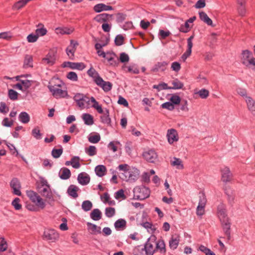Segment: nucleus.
Masks as SVG:
<instances>
[{"label": "nucleus", "mask_w": 255, "mask_h": 255, "mask_svg": "<svg viewBox=\"0 0 255 255\" xmlns=\"http://www.w3.org/2000/svg\"><path fill=\"white\" fill-rule=\"evenodd\" d=\"M62 85H63V82L58 79H52L48 86L49 91L56 99L65 98L69 97L67 91L61 88Z\"/></svg>", "instance_id": "nucleus-2"}, {"label": "nucleus", "mask_w": 255, "mask_h": 255, "mask_svg": "<svg viewBox=\"0 0 255 255\" xmlns=\"http://www.w3.org/2000/svg\"><path fill=\"white\" fill-rule=\"evenodd\" d=\"M93 9L96 12L99 13L103 11L112 10L113 9V7L112 6L100 3L94 5Z\"/></svg>", "instance_id": "nucleus-17"}, {"label": "nucleus", "mask_w": 255, "mask_h": 255, "mask_svg": "<svg viewBox=\"0 0 255 255\" xmlns=\"http://www.w3.org/2000/svg\"><path fill=\"white\" fill-rule=\"evenodd\" d=\"M199 17L202 21H204L208 25H212V20L209 17L206 13L204 11H201L199 12Z\"/></svg>", "instance_id": "nucleus-30"}, {"label": "nucleus", "mask_w": 255, "mask_h": 255, "mask_svg": "<svg viewBox=\"0 0 255 255\" xmlns=\"http://www.w3.org/2000/svg\"><path fill=\"white\" fill-rule=\"evenodd\" d=\"M73 29L67 27H59L55 28V32L57 34H70L73 32Z\"/></svg>", "instance_id": "nucleus-26"}, {"label": "nucleus", "mask_w": 255, "mask_h": 255, "mask_svg": "<svg viewBox=\"0 0 255 255\" xmlns=\"http://www.w3.org/2000/svg\"><path fill=\"white\" fill-rule=\"evenodd\" d=\"M101 139V136L98 133H91L88 136V140L92 143H98Z\"/></svg>", "instance_id": "nucleus-32"}, {"label": "nucleus", "mask_w": 255, "mask_h": 255, "mask_svg": "<svg viewBox=\"0 0 255 255\" xmlns=\"http://www.w3.org/2000/svg\"><path fill=\"white\" fill-rule=\"evenodd\" d=\"M197 94L199 95L200 97L202 99H206L209 95V92L208 90L205 89H202L199 90Z\"/></svg>", "instance_id": "nucleus-53"}, {"label": "nucleus", "mask_w": 255, "mask_h": 255, "mask_svg": "<svg viewBox=\"0 0 255 255\" xmlns=\"http://www.w3.org/2000/svg\"><path fill=\"white\" fill-rule=\"evenodd\" d=\"M88 75L92 78L93 81L95 83L97 82L99 79L102 78L98 72L93 67H91L87 71Z\"/></svg>", "instance_id": "nucleus-25"}, {"label": "nucleus", "mask_w": 255, "mask_h": 255, "mask_svg": "<svg viewBox=\"0 0 255 255\" xmlns=\"http://www.w3.org/2000/svg\"><path fill=\"white\" fill-rule=\"evenodd\" d=\"M223 189L225 194L227 196V199L229 204L233 206L234 203V200L235 198V192L230 186L225 185L223 187Z\"/></svg>", "instance_id": "nucleus-8"}, {"label": "nucleus", "mask_w": 255, "mask_h": 255, "mask_svg": "<svg viewBox=\"0 0 255 255\" xmlns=\"http://www.w3.org/2000/svg\"><path fill=\"white\" fill-rule=\"evenodd\" d=\"M142 156L144 159L150 163H155L158 157L156 152L153 149L143 152Z\"/></svg>", "instance_id": "nucleus-9"}, {"label": "nucleus", "mask_w": 255, "mask_h": 255, "mask_svg": "<svg viewBox=\"0 0 255 255\" xmlns=\"http://www.w3.org/2000/svg\"><path fill=\"white\" fill-rule=\"evenodd\" d=\"M218 215L221 223L222 227L225 234L227 236L228 240L231 239V220L227 214L226 206L221 203L217 207Z\"/></svg>", "instance_id": "nucleus-1"}, {"label": "nucleus", "mask_w": 255, "mask_h": 255, "mask_svg": "<svg viewBox=\"0 0 255 255\" xmlns=\"http://www.w3.org/2000/svg\"><path fill=\"white\" fill-rule=\"evenodd\" d=\"M74 100L76 102L77 106L81 109H84L85 104L89 102V99L85 95L82 93H76L74 97Z\"/></svg>", "instance_id": "nucleus-7"}, {"label": "nucleus", "mask_w": 255, "mask_h": 255, "mask_svg": "<svg viewBox=\"0 0 255 255\" xmlns=\"http://www.w3.org/2000/svg\"><path fill=\"white\" fill-rule=\"evenodd\" d=\"M25 77L24 75H21L19 76L16 77V79L17 81H18L20 84H21V85L22 86L23 89H24V91H26L32 85V81L25 79L22 80L19 79L20 77Z\"/></svg>", "instance_id": "nucleus-23"}, {"label": "nucleus", "mask_w": 255, "mask_h": 255, "mask_svg": "<svg viewBox=\"0 0 255 255\" xmlns=\"http://www.w3.org/2000/svg\"><path fill=\"white\" fill-rule=\"evenodd\" d=\"M60 171L61 173H59V177L61 179L63 180H66L69 179L71 175L70 170L66 168L63 167L61 168Z\"/></svg>", "instance_id": "nucleus-28"}, {"label": "nucleus", "mask_w": 255, "mask_h": 255, "mask_svg": "<svg viewBox=\"0 0 255 255\" xmlns=\"http://www.w3.org/2000/svg\"><path fill=\"white\" fill-rule=\"evenodd\" d=\"M20 200L18 198H15L12 202L11 204L16 210H19L21 209L22 206L19 203Z\"/></svg>", "instance_id": "nucleus-56"}, {"label": "nucleus", "mask_w": 255, "mask_h": 255, "mask_svg": "<svg viewBox=\"0 0 255 255\" xmlns=\"http://www.w3.org/2000/svg\"><path fill=\"white\" fill-rule=\"evenodd\" d=\"M199 250L204 253L205 255H216V254L210 249L203 245H200L199 247Z\"/></svg>", "instance_id": "nucleus-45"}, {"label": "nucleus", "mask_w": 255, "mask_h": 255, "mask_svg": "<svg viewBox=\"0 0 255 255\" xmlns=\"http://www.w3.org/2000/svg\"><path fill=\"white\" fill-rule=\"evenodd\" d=\"M246 102L249 110L255 116V101L251 97H246Z\"/></svg>", "instance_id": "nucleus-22"}, {"label": "nucleus", "mask_w": 255, "mask_h": 255, "mask_svg": "<svg viewBox=\"0 0 255 255\" xmlns=\"http://www.w3.org/2000/svg\"><path fill=\"white\" fill-rule=\"evenodd\" d=\"M95 171L97 176L101 177L105 175L107 169L105 165H99L95 167Z\"/></svg>", "instance_id": "nucleus-29"}, {"label": "nucleus", "mask_w": 255, "mask_h": 255, "mask_svg": "<svg viewBox=\"0 0 255 255\" xmlns=\"http://www.w3.org/2000/svg\"><path fill=\"white\" fill-rule=\"evenodd\" d=\"M133 252L134 255H147L144 246L141 245L135 247Z\"/></svg>", "instance_id": "nucleus-36"}, {"label": "nucleus", "mask_w": 255, "mask_h": 255, "mask_svg": "<svg viewBox=\"0 0 255 255\" xmlns=\"http://www.w3.org/2000/svg\"><path fill=\"white\" fill-rule=\"evenodd\" d=\"M38 191L42 196L45 197L47 199L53 200V195L50 187L49 188L43 187L40 190L38 189Z\"/></svg>", "instance_id": "nucleus-20"}, {"label": "nucleus", "mask_w": 255, "mask_h": 255, "mask_svg": "<svg viewBox=\"0 0 255 255\" xmlns=\"http://www.w3.org/2000/svg\"><path fill=\"white\" fill-rule=\"evenodd\" d=\"M155 248L156 251L157 250H160L161 252L163 251L164 253H165L166 252L165 244L162 239L159 240L157 242H156Z\"/></svg>", "instance_id": "nucleus-41"}, {"label": "nucleus", "mask_w": 255, "mask_h": 255, "mask_svg": "<svg viewBox=\"0 0 255 255\" xmlns=\"http://www.w3.org/2000/svg\"><path fill=\"white\" fill-rule=\"evenodd\" d=\"M154 89H156L158 91L162 90L169 89V87L165 83H160L158 85H154L153 86Z\"/></svg>", "instance_id": "nucleus-57"}, {"label": "nucleus", "mask_w": 255, "mask_h": 255, "mask_svg": "<svg viewBox=\"0 0 255 255\" xmlns=\"http://www.w3.org/2000/svg\"><path fill=\"white\" fill-rule=\"evenodd\" d=\"M92 203L89 200L84 201L82 204V208L85 211H89L92 208Z\"/></svg>", "instance_id": "nucleus-47"}, {"label": "nucleus", "mask_w": 255, "mask_h": 255, "mask_svg": "<svg viewBox=\"0 0 255 255\" xmlns=\"http://www.w3.org/2000/svg\"><path fill=\"white\" fill-rule=\"evenodd\" d=\"M63 152V148L62 147H60L59 148H54L52 150V155L55 158H59Z\"/></svg>", "instance_id": "nucleus-46"}, {"label": "nucleus", "mask_w": 255, "mask_h": 255, "mask_svg": "<svg viewBox=\"0 0 255 255\" xmlns=\"http://www.w3.org/2000/svg\"><path fill=\"white\" fill-rule=\"evenodd\" d=\"M167 137L169 143H173L178 140V135L177 131L173 128L168 129L167 133Z\"/></svg>", "instance_id": "nucleus-15"}, {"label": "nucleus", "mask_w": 255, "mask_h": 255, "mask_svg": "<svg viewBox=\"0 0 255 255\" xmlns=\"http://www.w3.org/2000/svg\"><path fill=\"white\" fill-rule=\"evenodd\" d=\"M80 160L79 156H74L71 158V165L73 168L77 169L80 167Z\"/></svg>", "instance_id": "nucleus-44"}, {"label": "nucleus", "mask_w": 255, "mask_h": 255, "mask_svg": "<svg viewBox=\"0 0 255 255\" xmlns=\"http://www.w3.org/2000/svg\"><path fill=\"white\" fill-rule=\"evenodd\" d=\"M87 225L89 232L92 235H96L97 225L89 222L87 223Z\"/></svg>", "instance_id": "nucleus-51"}, {"label": "nucleus", "mask_w": 255, "mask_h": 255, "mask_svg": "<svg viewBox=\"0 0 255 255\" xmlns=\"http://www.w3.org/2000/svg\"><path fill=\"white\" fill-rule=\"evenodd\" d=\"M173 87H169V89H181L184 86V84L182 82L180 81L178 79H175L171 82Z\"/></svg>", "instance_id": "nucleus-40"}, {"label": "nucleus", "mask_w": 255, "mask_h": 255, "mask_svg": "<svg viewBox=\"0 0 255 255\" xmlns=\"http://www.w3.org/2000/svg\"><path fill=\"white\" fill-rule=\"evenodd\" d=\"M86 152L90 156H94L96 154V148L94 146L91 145L88 148H85Z\"/></svg>", "instance_id": "nucleus-52"}, {"label": "nucleus", "mask_w": 255, "mask_h": 255, "mask_svg": "<svg viewBox=\"0 0 255 255\" xmlns=\"http://www.w3.org/2000/svg\"><path fill=\"white\" fill-rule=\"evenodd\" d=\"M156 237L154 235H152L148 239L147 241L144 245L145 248V252L147 255H153L156 251V248H153V245L152 243L155 242Z\"/></svg>", "instance_id": "nucleus-6"}, {"label": "nucleus", "mask_w": 255, "mask_h": 255, "mask_svg": "<svg viewBox=\"0 0 255 255\" xmlns=\"http://www.w3.org/2000/svg\"><path fill=\"white\" fill-rule=\"evenodd\" d=\"M79 190V188L76 185H70L67 189V193L69 196L75 199L78 196L77 192Z\"/></svg>", "instance_id": "nucleus-24"}, {"label": "nucleus", "mask_w": 255, "mask_h": 255, "mask_svg": "<svg viewBox=\"0 0 255 255\" xmlns=\"http://www.w3.org/2000/svg\"><path fill=\"white\" fill-rule=\"evenodd\" d=\"M59 236L58 232L51 229H47L44 231L43 239L51 242H55L59 238Z\"/></svg>", "instance_id": "nucleus-5"}, {"label": "nucleus", "mask_w": 255, "mask_h": 255, "mask_svg": "<svg viewBox=\"0 0 255 255\" xmlns=\"http://www.w3.org/2000/svg\"><path fill=\"white\" fill-rule=\"evenodd\" d=\"M101 122L104 123L107 125H110L111 120V118H110L109 116V110L108 109H106L105 113H104V115L101 116Z\"/></svg>", "instance_id": "nucleus-39"}, {"label": "nucleus", "mask_w": 255, "mask_h": 255, "mask_svg": "<svg viewBox=\"0 0 255 255\" xmlns=\"http://www.w3.org/2000/svg\"><path fill=\"white\" fill-rule=\"evenodd\" d=\"M47 33V30L45 27L37 28L35 30V33L37 35L38 37L43 36L46 35Z\"/></svg>", "instance_id": "nucleus-54"}, {"label": "nucleus", "mask_w": 255, "mask_h": 255, "mask_svg": "<svg viewBox=\"0 0 255 255\" xmlns=\"http://www.w3.org/2000/svg\"><path fill=\"white\" fill-rule=\"evenodd\" d=\"M105 214L109 218L113 217L115 214V208L113 207L106 208L105 210Z\"/></svg>", "instance_id": "nucleus-60"}, {"label": "nucleus", "mask_w": 255, "mask_h": 255, "mask_svg": "<svg viewBox=\"0 0 255 255\" xmlns=\"http://www.w3.org/2000/svg\"><path fill=\"white\" fill-rule=\"evenodd\" d=\"M8 95L9 98L12 101H14L17 99L18 93L14 90H9L8 92Z\"/></svg>", "instance_id": "nucleus-55"}, {"label": "nucleus", "mask_w": 255, "mask_h": 255, "mask_svg": "<svg viewBox=\"0 0 255 255\" xmlns=\"http://www.w3.org/2000/svg\"><path fill=\"white\" fill-rule=\"evenodd\" d=\"M221 180L225 183L230 182L233 180V175L230 169L228 167H225L221 169Z\"/></svg>", "instance_id": "nucleus-10"}, {"label": "nucleus", "mask_w": 255, "mask_h": 255, "mask_svg": "<svg viewBox=\"0 0 255 255\" xmlns=\"http://www.w3.org/2000/svg\"><path fill=\"white\" fill-rule=\"evenodd\" d=\"M129 58L128 55L125 52H122L120 54L119 61L120 60L122 63L128 62L129 61Z\"/></svg>", "instance_id": "nucleus-62"}, {"label": "nucleus", "mask_w": 255, "mask_h": 255, "mask_svg": "<svg viewBox=\"0 0 255 255\" xmlns=\"http://www.w3.org/2000/svg\"><path fill=\"white\" fill-rule=\"evenodd\" d=\"M13 124V121L5 118L2 121V125L6 127H11Z\"/></svg>", "instance_id": "nucleus-64"}, {"label": "nucleus", "mask_w": 255, "mask_h": 255, "mask_svg": "<svg viewBox=\"0 0 255 255\" xmlns=\"http://www.w3.org/2000/svg\"><path fill=\"white\" fill-rule=\"evenodd\" d=\"M26 194L29 198L30 200L33 203H36L40 197L36 192L32 190L27 191L26 192Z\"/></svg>", "instance_id": "nucleus-38"}, {"label": "nucleus", "mask_w": 255, "mask_h": 255, "mask_svg": "<svg viewBox=\"0 0 255 255\" xmlns=\"http://www.w3.org/2000/svg\"><path fill=\"white\" fill-rule=\"evenodd\" d=\"M127 174H128L127 181L135 182L138 178L139 170L137 169H132V170H129Z\"/></svg>", "instance_id": "nucleus-19"}, {"label": "nucleus", "mask_w": 255, "mask_h": 255, "mask_svg": "<svg viewBox=\"0 0 255 255\" xmlns=\"http://www.w3.org/2000/svg\"><path fill=\"white\" fill-rule=\"evenodd\" d=\"M168 63L165 61L160 62L157 63L153 67L152 71L156 72L158 71H163L165 70L167 65Z\"/></svg>", "instance_id": "nucleus-27"}, {"label": "nucleus", "mask_w": 255, "mask_h": 255, "mask_svg": "<svg viewBox=\"0 0 255 255\" xmlns=\"http://www.w3.org/2000/svg\"><path fill=\"white\" fill-rule=\"evenodd\" d=\"M77 180L80 184L85 185L90 182V177L86 172H82L78 175Z\"/></svg>", "instance_id": "nucleus-18"}, {"label": "nucleus", "mask_w": 255, "mask_h": 255, "mask_svg": "<svg viewBox=\"0 0 255 255\" xmlns=\"http://www.w3.org/2000/svg\"><path fill=\"white\" fill-rule=\"evenodd\" d=\"M241 59L242 63L245 66H255V58L252 56V54L249 50H245L242 51Z\"/></svg>", "instance_id": "nucleus-4"}, {"label": "nucleus", "mask_w": 255, "mask_h": 255, "mask_svg": "<svg viewBox=\"0 0 255 255\" xmlns=\"http://www.w3.org/2000/svg\"><path fill=\"white\" fill-rule=\"evenodd\" d=\"M193 38L194 35H192L187 39V49L186 50L187 54H191L193 46L192 40Z\"/></svg>", "instance_id": "nucleus-50"}, {"label": "nucleus", "mask_w": 255, "mask_h": 255, "mask_svg": "<svg viewBox=\"0 0 255 255\" xmlns=\"http://www.w3.org/2000/svg\"><path fill=\"white\" fill-rule=\"evenodd\" d=\"M32 135L37 139H41L42 137V134L40 132V130L38 127H35L31 131Z\"/></svg>", "instance_id": "nucleus-42"}, {"label": "nucleus", "mask_w": 255, "mask_h": 255, "mask_svg": "<svg viewBox=\"0 0 255 255\" xmlns=\"http://www.w3.org/2000/svg\"><path fill=\"white\" fill-rule=\"evenodd\" d=\"M10 186L12 189V193L14 195L20 196L21 193L20 191L21 188L19 180L17 178H13L10 182Z\"/></svg>", "instance_id": "nucleus-13"}, {"label": "nucleus", "mask_w": 255, "mask_h": 255, "mask_svg": "<svg viewBox=\"0 0 255 255\" xmlns=\"http://www.w3.org/2000/svg\"><path fill=\"white\" fill-rule=\"evenodd\" d=\"M91 218L95 221H98L102 218V213L98 209H94L90 214Z\"/></svg>", "instance_id": "nucleus-35"}, {"label": "nucleus", "mask_w": 255, "mask_h": 255, "mask_svg": "<svg viewBox=\"0 0 255 255\" xmlns=\"http://www.w3.org/2000/svg\"><path fill=\"white\" fill-rule=\"evenodd\" d=\"M180 241V236L178 234L173 235L169 241V247L173 250L176 249L179 244Z\"/></svg>", "instance_id": "nucleus-21"}, {"label": "nucleus", "mask_w": 255, "mask_h": 255, "mask_svg": "<svg viewBox=\"0 0 255 255\" xmlns=\"http://www.w3.org/2000/svg\"><path fill=\"white\" fill-rule=\"evenodd\" d=\"M37 184V188L40 190L44 186L49 187V184L48 183L47 181L43 177H40L39 183H38L37 182H36Z\"/></svg>", "instance_id": "nucleus-43"}, {"label": "nucleus", "mask_w": 255, "mask_h": 255, "mask_svg": "<svg viewBox=\"0 0 255 255\" xmlns=\"http://www.w3.org/2000/svg\"><path fill=\"white\" fill-rule=\"evenodd\" d=\"M171 33L169 30L165 31L162 29L159 30L158 37L160 39H164L170 35Z\"/></svg>", "instance_id": "nucleus-49"}, {"label": "nucleus", "mask_w": 255, "mask_h": 255, "mask_svg": "<svg viewBox=\"0 0 255 255\" xmlns=\"http://www.w3.org/2000/svg\"><path fill=\"white\" fill-rule=\"evenodd\" d=\"M82 119L84 121L85 124L91 126L94 124L93 117L89 114H83L82 115Z\"/></svg>", "instance_id": "nucleus-34"}, {"label": "nucleus", "mask_w": 255, "mask_h": 255, "mask_svg": "<svg viewBox=\"0 0 255 255\" xmlns=\"http://www.w3.org/2000/svg\"><path fill=\"white\" fill-rule=\"evenodd\" d=\"M239 6L238 7V12L239 14L241 16H244L245 15L246 13V9L245 7V4H239Z\"/></svg>", "instance_id": "nucleus-63"}, {"label": "nucleus", "mask_w": 255, "mask_h": 255, "mask_svg": "<svg viewBox=\"0 0 255 255\" xmlns=\"http://www.w3.org/2000/svg\"><path fill=\"white\" fill-rule=\"evenodd\" d=\"M7 248V244L3 238H0V252H4Z\"/></svg>", "instance_id": "nucleus-58"}, {"label": "nucleus", "mask_w": 255, "mask_h": 255, "mask_svg": "<svg viewBox=\"0 0 255 255\" xmlns=\"http://www.w3.org/2000/svg\"><path fill=\"white\" fill-rule=\"evenodd\" d=\"M76 48L73 47H68L66 49V52L69 58L71 60L74 59V54L76 51Z\"/></svg>", "instance_id": "nucleus-48"}, {"label": "nucleus", "mask_w": 255, "mask_h": 255, "mask_svg": "<svg viewBox=\"0 0 255 255\" xmlns=\"http://www.w3.org/2000/svg\"><path fill=\"white\" fill-rule=\"evenodd\" d=\"M56 59V52L54 50H50L46 56L42 59V62L44 64L52 66L55 63Z\"/></svg>", "instance_id": "nucleus-11"}, {"label": "nucleus", "mask_w": 255, "mask_h": 255, "mask_svg": "<svg viewBox=\"0 0 255 255\" xmlns=\"http://www.w3.org/2000/svg\"><path fill=\"white\" fill-rule=\"evenodd\" d=\"M161 107L163 109H167L169 111H172L174 109V105L170 102H167L161 105Z\"/></svg>", "instance_id": "nucleus-61"}, {"label": "nucleus", "mask_w": 255, "mask_h": 255, "mask_svg": "<svg viewBox=\"0 0 255 255\" xmlns=\"http://www.w3.org/2000/svg\"><path fill=\"white\" fill-rule=\"evenodd\" d=\"M134 197L135 199L142 200L148 198L150 193L149 188L143 185L136 186L133 189Z\"/></svg>", "instance_id": "nucleus-3"}, {"label": "nucleus", "mask_w": 255, "mask_h": 255, "mask_svg": "<svg viewBox=\"0 0 255 255\" xmlns=\"http://www.w3.org/2000/svg\"><path fill=\"white\" fill-rule=\"evenodd\" d=\"M19 121L23 124H27L29 122L30 117L28 114L25 112H21L18 116Z\"/></svg>", "instance_id": "nucleus-37"}, {"label": "nucleus", "mask_w": 255, "mask_h": 255, "mask_svg": "<svg viewBox=\"0 0 255 255\" xmlns=\"http://www.w3.org/2000/svg\"><path fill=\"white\" fill-rule=\"evenodd\" d=\"M113 16V14L103 13L97 15L93 19L98 23H104L105 22H108L110 20H111L112 19Z\"/></svg>", "instance_id": "nucleus-14"}, {"label": "nucleus", "mask_w": 255, "mask_h": 255, "mask_svg": "<svg viewBox=\"0 0 255 255\" xmlns=\"http://www.w3.org/2000/svg\"><path fill=\"white\" fill-rule=\"evenodd\" d=\"M107 56L105 58L112 66H117L119 64V58L116 54L113 52H107Z\"/></svg>", "instance_id": "nucleus-16"}, {"label": "nucleus", "mask_w": 255, "mask_h": 255, "mask_svg": "<svg viewBox=\"0 0 255 255\" xmlns=\"http://www.w3.org/2000/svg\"><path fill=\"white\" fill-rule=\"evenodd\" d=\"M33 67V57L30 55H26L23 62V67L27 68Z\"/></svg>", "instance_id": "nucleus-31"}, {"label": "nucleus", "mask_w": 255, "mask_h": 255, "mask_svg": "<svg viewBox=\"0 0 255 255\" xmlns=\"http://www.w3.org/2000/svg\"><path fill=\"white\" fill-rule=\"evenodd\" d=\"M124 37L121 34L118 35L115 39V43L117 46H121L124 43Z\"/></svg>", "instance_id": "nucleus-59"}, {"label": "nucleus", "mask_w": 255, "mask_h": 255, "mask_svg": "<svg viewBox=\"0 0 255 255\" xmlns=\"http://www.w3.org/2000/svg\"><path fill=\"white\" fill-rule=\"evenodd\" d=\"M62 67L63 68L69 67L71 69L82 70L85 68V65L82 62L75 63L67 61L63 63Z\"/></svg>", "instance_id": "nucleus-12"}, {"label": "nucleus", "mask_w": 255, "mask_h": 255, "mask_svg": "<svg viewBox=\"0 0 255 255\" xmlns=\"http://www.w3.org/2000/svg\"><path fill=\"white\" fill-rule=\"evenodd\" d=\"M127 222L125 220L123 219H120L117 220L115 223V228L119 230L120 229H124L126 227Z\"/></svg>", "instance_id": "nucleus-33"}]
</instances>
